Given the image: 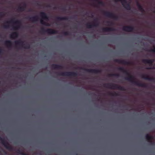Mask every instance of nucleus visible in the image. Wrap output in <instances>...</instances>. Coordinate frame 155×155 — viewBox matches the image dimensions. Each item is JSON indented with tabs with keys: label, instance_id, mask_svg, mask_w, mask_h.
Wrapping results in <instances>:
<instances>
[{
	"label": "nucleus",
	"instance_id": "obj_49",
	"mask_svg": "<svg viewBox=\"0 0 155 155\" xmlns=\"http://www.w3.org/2000/svg\"><path fill=\"white\" fill-rule=\"evenodd\" d=\"M11 40H12V39H11Z\"/></svg>",
	"mask_w": 155,
	"mask_h": 155
},
{
	"label": "nucleus",
	"instance_id": "obj_24",
	"mask_svg": "<svg viewBox=\"0 0 155 155\" xmlns=\"http://www.w3.org/2000/svg\"><path fill=\"white\" fill-rule=\"evenodd\" d=\"M108 95L110 96H119V94H118L115 92H114V93H111L110 92H108Z\"/></svg>",
	"mask_w": 155,
	"mask_h": 155
},
{
	"label": "nucleus",
	"instance_id": "obj_13",
	"mask_svg": "<svg viewBox=\"0 0 155 155\" xmlns=\"http://www.w3.org/2000/svg\"><path fill=\"white\" fill-rule=\"evenodd\" d=\"M122 30L127 32H132L134 30V28L132 26H125L123 27Z\"/></svg>",
	"mask_w": 155,
	"mask_h": 155
},
{
	"label": "nucleus",
	"instance_id": "obj_22",
	"mask_svg": "<svg viewBox=\"0 0 155 155\" xmlns=\"http://www.w3.org/2000/svg\"><path fill=\"white\" fill-rule=\"evenodd\" d=\"M56 19L58 21H61L63 20H67L68 19V18L67 17H58L56 18Z\"/></svg>",
	"mask_w": 155,
	"mask_h": 155
},
{
	"label": "nucleus",
	"instance_id": "obj_21",
	"mask_svg": "<svg viewBox=\"0 0 155 155\" xmlns=\"http://www.w3.org/2000/svg\"><path fill=\"white\" fill-rule=\"evenodd\" d=\"M23 5L22 6H19L17 9L18 11L22 12L24 11L26 7V4L25 3H23Z\"/></svg>",
	"mask_w": 155,
	"mask_h": 155
},
{
	"label": "nucleus",
	"instance_id": "obj_9",
	"mask_svg": "<svg viewBox=\"0 0 155 155\" xmlns=\"http://www.w3.org/2000/svg\"><path fill=\"white\" fill-rule=\"evenodd\" d=\"M99 24L97 19H94L92 23H88L86 24V27L87 28H91L93 27H96L98 26Z\"/></svg>",
	"mask_w": 155,
	"mask_h": 155
},
{
	"label": "nucleus",
	"instance_id": "obj_35",
	"mask_svg": "<svg viewBox=\"0 0 155 155\" xmlns=\"http://www.w3.org/2000/svg\"><path fill=\"white\" fill-rule=\"evenodd\" d=\"M3 50L2 48H0V55L2 54V53Z\"/></svg>",
	"mask_w": 155,
	"mask_h": 155
},
{
	"label": "nucleus",
	"instance_id": "obj_41",
	"mask_svg": "<svg viewBox=\"0 0 155 155\" xmlns=\"http://www.w3.org/2000/svg\"><path fill=\"white\" fill-rule=\"evenodd\" d=\"M74 28L75 29H77V27H76V26H75Z\"/></svg>",
	"mask_w": 155,
	"mask_h": 155
},
{
	"label": "nucleus",
	"instance_id": "obj_7",
	"mask_svg": "<svg viewBox=\"0 0 155 155\" xmlns=\"http://www.w3.org/2000/svg\"><path fill=\"white\" fill-rule=\"evenodd\" d=\"M120 1L123 7L127 10H130L131 9L130 5L128 3L126 0H115V2H117Z\"/></svg>",
	"mask_w": 155,
	"mask_h": 155
},
{
	"label": "nucleus",
	"instance_id": "obj_36",
	"mask_svg": "<svg viewBox=\"0 0 155 155\" xmlns=\"http://www.w3.org/2000/svg\"><path fill=\"white\" fill-rule=\"evenodd\" d=\"M107 23H109L110 25H112L113 24V23L112 22H110V21H107Z\"/></svg>",
	"mask_w": 155,
	"mask_h": 155
},
{
	"label": "nucleus",
	"instance_id": "obj_37",
	"mask_svg": "<svg viewBox=\"0 0 155 155\" xmlns=\"http://www.w3.org/2000/svg\"><path fill=\"white\" fill-rule=\"evenodd\" d=\"M151 25L152 26L154 27L155 26V24L154 23H153Z\"/></svg>",
	"mask_w": 155,
	"mask_h": 155
},
{
	"label": "nucleus",
	"instance_id": "obj_26",
	"mask_svg": "<svg viewBox=\"0 0 155 155\" xmlns=\"http://www.w3.org/2000/svg\"><path fill=\"white\" fill-rule=\"evenodd\" d=\"M17 152V153L22 155H28V154L23 152L19 149L18 150Z\"/></svg>",
	"mask_w": 155,
	"mask_h": 155
},
{
	"label": "nucleus",
	"instance_id": "obj_47",
	"mask_svg": "<svg viewBox=\"0 0 155 155\" xmlns=\"http://www.w3.org/2000/svg\"><path fill=\"white\" fill-rule=\"evenodd\" d=\"M144 39H147V38H145Z\"/></svg>",
	"mask_w": 155,
	"mask_h": 155
},
{
	"label": "nucleus",
	"instance_id": "obj_30",
	"mask_svg": "<svg viewBox=\"0 0 155 155\" xmlns=\"http://www.w3.org/2000/svg\"><path fill=\"white\" fill-rule=\"evenodd\" d=\"M62 33L63 35H69V32L68 31H64L62 32Z\"/></svg>",
	"mask_w": 155,
	"mask_h": 155
},
{
	"label": "nucleus",
	"instance_id": "obj_31",
	"mask_svg": "<svg viewBox=\"0 0 155 155\" xmlns=\"http://www.w3.org/2000/svg\"><path fill=\"white\" fill-rule=\"evenodd\" d=\"M149 51L153 52H155V47H154L153 49L150 50Z\"/></svg>",
	"mask_w": 155,
	"mask_h": 155
},
{
	"label": "nucleus",
	"instance_id": "obj_14",
	"mask_svg": "<svg viewBox=\"0 0 155 155\" xmlns=\"http://www.w3.org/2000/svg\"><path fill=\"white\" fill-rule=\"evenodd\" d=\"M145 137L147 141L148 142L150 143L151 145H153L154 144V143L152 141L153 139V137L152 136L150 135L149 134H147L146 135Z\"/></svg>",
	"mask_w": 155,
	"mask_h": 155
},
{
	"label": "nucleus",
	"instance_id": "obj_33",
	"mask_svg": "<svg viewBox=\"0 0 155 155\" xmlns=\"http://www.w3.org/2000/svg\"><path fill=\"white\" fill-rule=\"evenodd\" d=\"M4 14L2 12H1L0 13V18L4 16Z\"/></svg>",
	"mask_w": 155,
	"mask_h": 155
},
{
	"label": "nucleus",
	"instance_id": "obj_25",
	"mask_svg": "<svg viewBox=\"0 0 155 155\" xmlns=\"http://www.w3.org/2000/svg\"><path fill=\"white\" fill-rule=\"evenodd\" d=\"M40 23L41 24L47 26H49L50 25L47 23L45 22L43 20H40Z\"/></svg>",
	"mask_w": 155,
	"mask_h": 155
},
{
	"label": "nucleus",
	"instance_id": "obj_48",
	"mask_svg": "<svg viewBox=\"0 0 155 155\" xmlns=\"http://www.w3.org/2000/svg\"><path fill=\"white\" fill-rule=\"evenodd\" d=\"M12 39H14V38H13Z\"/></svg>",
	"mask_w": 155,
	"mask_h": 155
},
{
	"label": "nucleus",
	"instance_id": "obj_38",
	"mask_svg": "<svg viewBox=\"0 0 155 155\" xmlns=\"http://www.w3.org/2000/svg\"><path fill=\"white\" fill-rule=\"evenodd\" d=\"M62 9H63V11H65L66 10L65 9V8H62Z\"/></svg>",
	"mask_w": 155,
	"mask_h": 155
},
{
	"label": "nucleus",
	"instance_id": "obj_18",
	"mask_svg": "<svg viewBox=\"0 0 155 155\" xmlns=\"http://www.w3.org/2000/svg\"><path fill=\"white\" fill-rule=\"evenodd\" d=\"M154 59H143L142 60V62L144 63H147L149 64L150 65H152L153 64V63L154 61Z\"/></svg>",
	"mask_w": 155,
	"mask_h": 155
},
{
	"label": "nucleus",
	"instance_id": "obj_28",
	"mask_svg": "<svg viewBox=\"0 0 155 155\" xmlns=\"http://www.w3.org/2000/svg\"><path fill=\"white\" fill-rule=\"evenodd\" d=\"M18 33L16 32H14L11 34V36L12 37H16L18 36Z\"/></svg>",
	"mask_w": 155,
	"mask_h": 155
},
{
	"label": "nucleus",
	"instance_id": "obj_23",
	"mask_svg": "<svg viewBox=\"0 0 155 155\" xmlns=\"http://www.w3.org/2000/svg\"><path fill=\"white\" fill-rule=\"evenodd\" d=\"M5 44L6 45L8 48H11L12 47V43L10 41H6Z\"/></svg>",
	"mask_w": 155,
	"mask_h": 155
},
{
	"label": "nucleus",
	"instance_id": "obj_44",
	"mask_svg": "<svg viewBox=\"0 0 155 155\" xmlns=\"http://www.w3.org/2000/svg\"><path fill=\"white\" fill-rule=\"evenodd\" d=\"M75 154L77 155H78V153H76Z\"/></svg>",
	"mask_w": 155,
	"mask_h": 155
},
{
	"label": "nucleus",
	"instance_id": "obj_17",
	"mask_svg": "<svg viewBox=\"0 0 155 155\" xmlns=\"http://www.w3.org/2000/svg\"><path fill=\"white\" fill-rule=\"evenodd\" d=\"M51 67L54 69H62L63 68V67L60 65L53 64L51 65Z\"/></svg>",
	"mask_w": 155,
	"mask_h": 155
},
{
	"label": "nucleus",
	"instance_id": "obj_16",
	"mask_svg": "<svg viewBox=\"0 0 155 155\" xmlns=\"http://www.w3.org/2000/svg\"><path fill=\"white\" fill-rule=\"evenodd\" d=\"M102 30L103 32H107L114 31H115V29L112 27H106L103 28Z\"/></svg>",
	"mask_w": 155,
	"mask_h": 155
},
{
	"label": "nucleus",
	"instance_id": "obj_43",
	"mask_svg": "<svg viewBox=\"0 0 155 155\" xmlns=\"http://www.w3.org/2000/svg\"><path fill=\"white\" fill-rule=\"evenodd\" d=\"M12 69H14V68H14V67H12Z\"/></svg>",
	"mask_w": 155,
	"mask_h": 155
},
{
	"label": "nucleus",
	"instance_id": "obj_32",
	"mask_svg": "<svg viewBox=\"0 0 155 155\" xmlns=\"http://www.w3.org/2000/svg\"><path fill=\"white\" fill-rule=\"evenodd\" d=\"M137 5L138 7H139V6H140L141 5L138 2H137Z\"/></svg>",
	"mask_w": 155,
	"mask_h": 155
},
{
	"label": "nucleus",
	"instance_id": "obj_8",
	"mask_svg": "<svg viewBox=\"0 0 155 155\" xmlns=\"http://www.w3.org/2000/svg\"><path fill=\"white\" fill-rule=\"evenodd\" d=\"M41 31L43 32L46 33L48 35L55 34L58 33L57 30L51 28H48L45 29L42 28L41 29Z\"/></svg>",
	"mask_w": 155,
	"mask_h": 155
},
{
	"label": "nucleus",
	"instance_id": "obj_45",
	"mask_svg": "<svg viewBox=\"0 0 155 155\" xmlns=\"http://www.w3.org/2000/svg\"><path fill=\"white\" fill-rule=\"evenodd\" d=\"M93 17V15H92V17Z\"/></svg>",
	"mask_w": 155,
	"mask_h": 155
},
{
	"label": "nucleus",
	"instance_id": "obj_1",
	"mask_svg": "<svg viewBox=\"0 0 155 155\" xmlns=\"http://www.w3.org/2000/svg\"><path fill=\"white\" fill-rule=\"evenodd\" d=\"M117 70L126 74L128 77L125 78V79L130 82L132 84L136 86L144 87H147V85L144 83L140 82L138 81L134 80L135 78L132 75H131L128 71L123 67H120L117 68Z\"/></svg>",
	"mask_w": 155,
	"mask_h": 155
},
{
	"label": "nucleus",
	"instance_id": "obj_11",
	"mask_svg": "<svg viewBox=\"0 0 155 155\" xmlns=\"http://www.w3.org/2000/svg\"><path fill=\"white\" fill-rule=\"evenodd\" d=\"M16 45L21 46L22 48L25 49H30V44L27 43H24L23 42L19 40L15 42Z\"/></svg>",
	"mask_w": 155,
	"mask_h": 155
},
{
	"label": "nucleus",
	"instance_id": "obj_27",
	"mask_svg": "<svg viewBox=\"0 0 155 155\" xmlns=\"http://www.w3.org/2000/svg\"><path fill=\"white\" fill-rule=\"evenodd\" d=\"M138 8L139 10L141 12H145V10L144 9H143V7L141 5L140 6H139V7Z\"/></svg>",
	"mask_w": 155,
	"mask_h": 155
},
{
	"label": "nucleus",
	"instance_id": "obj_20",
	"mask_svg": "<svg viewBox=\"0 0 155 155\" xmlns=\"http://www.w3.org/2000/svg\"><path fill=\"white\" fill-rule=\"evenodd\" d=\"M40 14L41 17L43 19L46 20H48V17L45 12H41Z\"/></svg>",
	"mask_w": 155,
	"mask_h": 155
},
{
	"label": "nucleus",
	"instance_id": "obj_6",
	"mask_svg": "<svg viewBox=\"0 0 155 155\" xmlns=\"http://www.w3.org/2000/svg\"><path fill=\"white\" fill-rule=\"evenodd\" d=\"M103 12L104 15L108 17L113 18L115 20H117L118 18V16L113 13L104 11H103Z\"/></svg>",
	"mask_w": 155,
	"mask_h": 155
},
{
	"label": "nucleus",
	"instance_id": "obj_19",
	"mask_svg": "<svg viewBox=\"0 0 155 155\" xmlns=\"http://www.w3.org/2000/svg\"><path fill=\"white\" fill-rule=\"evenodd\" d=\"M27 19H29L30 21L32 22H35L38 21V17L37 16H35L32 17H28L27 18Z\"/></svg>",
	"mask_w": 155,
	"mask_h": 155
},
{
	"label": "nucleus",
	"instance_id": "obj_3",
	"mask_svg": "<svg viewBox=\"0 0 155 155\" xmlns=\"http://www.w3.org/2000/svg\"><path fill=\"white\" fill-rule=\"evenodd\" d=\"M103 86L104 87L111 89H116L122 91H125L126 90V89L124 87L117 84L106 83L104 84Z\"/></svg>",
	"mask_w": 155,
	"mask_h": 155
},
{
	"label": "nucleus",
	"instance_id": "obj_40",
	"mask_svg": "<svg viewBox=\"0 0 155 155\" xmlns=\"http://www.w3.org/2000/svg\"><path fill=\"white\" fill-rule=\"evenodd\" d=\"M53 9H56V7H54V8H53Z\"/></svg>",
	"mask_w": 155,
	"mask_h": 155
},
{
	"label": "nucleus",
	"instance_id": "obj_10",
	"mask_svg": "<svg viewBox=\"0 0 155 155\" xmlns=\"http://www.w3.org/2000/svg\"><path fill=\"white\" fill-rule=\"evenodd\" d=\"M80 69L81 70H84L88 72L94 74L100 73L101 72V70L95 69H88L83 68H80Z\"/></svg>",
	"mask_w": 155,
	"mask_h": 155
},
{
	"label": "nucleus",
	"instance_id": "obj_5",
	"mask_svg": "<svg viewBox=\"0 0 155 155\" xmlns=\"http://www.w3.org/2000/svg\"><path fill=\"white\" fill-rule=\"evenodd\" d=\"M0 140L2 144L6 149L11 151L13 150V147L10 145V144L5 140L4 138L0 137Z\"/></svg>",
	"mask_w": 155,
	"mask_h": 155
},
{
	"label": "nucleus",
	"instance_id": "obj_42",
	"mask_svg": "<svg viewBox=\"0 0 155 155\" xmlns=\"http://www.w3.org/2000/svg\"><path fill=\"white\" fill-rule=\"evenodd\" d=\"M31 11H31V9H30V10H29V12H31Z\"/></svg>",
	"mask_w": 155,
	"mask_h": 155
},
{
	"label": "nucleus",
	"instance_id": "obj_15",
	"mask_svg": "<svg viewBox=\"0 0 155 155\" xmlns=\"http://www.w3.org/2000/svg\"><path fill=\"white\" fill-rule=\"evenodd\" d=\"M141 78L146 80H149L152 81H155V78H150L147 74H142L141 75Z\"/></svg>",
	"mask_w": 155,
	"mask_h": 155
},
{
	"label": "nucleus",
	"instance_id": "obj_12",
	"mask_svg": "<svg viewBox=\"0 0 155 155\" xmlns=\"http://www.w3.org/2000/svg\"><path fill=\"white\" fill-rule=\"evenodd\" d=\"M114 61L116 63L125 65H128L131 64V62L130 61H127L124 60L115 59L114 60Z\"/></svg>",
	"mask_w": 155,
	"mask_h": 155
},
{
	"label": "nucleus",
	"instance_id": "obj_46",
	"mask_svg": "<svg viewBox=\"0 0 155 155\" xmlns=\"http://www.w3.org/2000/svg\"><path fill=\"white\" fill-rule=\"evenodd\" d=\"M45 39H48V38H45Z\"/></svg>",
	"mask_w": 155,
	"mask_h": 155
},
{
	"label": "nucleus",
	"instance_id": "obj_4",
	"mask_svg": "<svg viewBox=\"0 0 155 155\" xmlns=\"http://www.w3.org/2000/svg\"><path fill=\"white\" fill-rule=\"evenodd\" d=\"M57 74L58 76H73L77 77L78 74L77 72H62L60 73L57 72Z\"/></svg>",
	"mask_w": 155,
	"mask_h": 155
},
{
	"label": "nucleus",
	"instance_id": "obj_2",
	"mask_svg": "<svg viewBox=\"0 0 155 155\" xmlns=\"http://www.w3.org/2000/svg\"><path fill=\"white\" fill-rule=\"evenodd\" d=\"M10 23H12L16 25L15 26H12V29L14 30H18L21 28V21L18 20L15 21V18L12 19L10 21H7L5 23L7 24L3 25V28H9V25L8 24Z\"/></svg>",
	"mask_w": 155,
	"mask_h": 155
},
{
	"label": "nucleus",
	"instance_id": "obj_39",
	"mask_svg": "<svg viewBox=\"0 0 155 155\" xmlns=\"http://www.w3.org/2000/svg\"><path fill=\"white\" fill-rule=\"evenodd\" d=\"M47 7H51V6L50 5H48L47 6Z\"/></svg>",
	"mask_w": 155,
	"mask_h": 155
},
{
	"label": "nucleus",
	"instance_id": "obj_29",
	"mask_svg": "<svg viewBox=\"0 0 155 155\" xmlns=\"http://www.w3.org/2000/svg\"><path fill=\"white\" fill-rule=\"evenodd\" d=\"M109 76L110 77L112 76H116L119 77V74H109Z\"/></svg>",
	"mask_w": 155,
	"mask_h": 155
},
{
	"label": "nucleus",
	"instance_id": "obj_34",
	"mask_svg": "<svg viewBox=\"0 0 155 155\" xmlns=\"http://www.w3.org/2000/svg\"><path fill=\"white\" fill-rule=\"evenodd\" d=\"M147 69H155V67H153V68L149 67V68H147Z\"/></svg>",
	"mask_w": 155,
	"mask_h": 155
}]
</instances>
